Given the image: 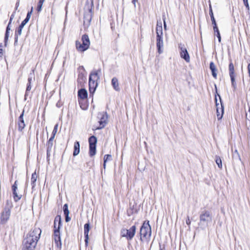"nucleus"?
Wrapping results in <instances>:
<instances>
[{
	"label": "nucleus",
	"instance_id": "1",
	"mask_svg": "<svg viewBox=\"0 0 250 250\" xmlns=\"http://www.w3.org/2000/svg\"><path fill=\"white\" fill-rule=\"evenodd\" d=\"M42 232L39 228L31 229L22 242V250H34Z\"/></svg>",
	"mask_w": 250,
	"mask_h": 250
},
{
	"label": "nucleus",
	"instance_id": "2",
	"mask_svg": "<svg viewBox=\"0 0 250 250\" xmlns=\"http://www.w3.org/2000/svg\"><path fill=\"white\" fill-rule=\"evenodd\" d=\"M101 73V69L92 71L89 77V91L90 95L94 94L98 86L97 81L100 79L98 74Z\"/></svg>",
	"mask_w": 250,
	"mask_h": 250
},
{
	"label": "nucleus",
	"instance_id": "3",
	"mask_svg": "<svg viewBox=\"0 0 250 250\" xmlns=\"http://www.w3.org/2000/svg\"><path fill=\"white\" fill-rule=\"evenodd\" d=\"M212 220V216L211 212L208 210H204L200 215L198 225L201 228L204 229L211 223Z\"/></svg>",
	"mask_w": 250,
	"mask_h": 250
},
{
	"label": "nucleus",
	"instance_id": "4",
	"mask_svg": "<svg viewBox=\"0 0 250 250\" xmlns=\"http://www.w3.org/2000/svg\"><path fill=\"white\" fill-rule=\"evenodd\" d=\"M140 234L141 236V241H143L144 240H149L151 234V229L149 224V221H147L146 223L145 222L143 224L140 230Z\"/></svg>",
	"mask_w": 250,
	"mask_h": 250
},
{
	"label": "nucleus",
	"instance_id": "5",
	"mask_svg": "<svg viewBox=\"0 0 250 250\" xmlns=\"http://www.w3.org/2000/svg\"><path fill=\"white\" fill-rule=\"evenodd\" d=\"M93 7V0H91V4L89 5V4H86L85 5V9H87V11H85L83 17V25L85 27H89L91 21L92 19V8Z\"/></svg>",
	"mask_w": 250,
	"mask_h": 250
},
{
	"label": "nucleus",
	"instance_id": "6",
	"mask_svg": "<svg viewBox=\"0 0 250 250\" xmlns=\"http://www.w3.org/2000/svg\"><path fill=\"white\" fill-rule=\"evenodd\" d=\"M135 226H132L129 229H123L121 231L122 237H125L128 240H131L134 237L136 233Z\"/></svg>",
	"mask_w": 250,
	"mask_h": 250
},
{
	"label": "nucleus",
	"instance_id": "7",
	"mask_svg": "<svg viewBox=\"0 0 250 250\" xmlns=\"http://www.w3.org/2000/svg\"><path fill=\"white\" fill-rule=\"evenodd\" d=\"M229 74L230 78L231 83L233 90H235L237 88V84L235 80L234 69L233 63L231 62L229 67Z\"/></svg>",
	"mask_w": 250,
	"mask_h": 250
},
{
	"label": "nucleus",
	"instance_id": "8",
	"mask_svg": "<svg viewBox=\"0 0 250 250\" xmlns=\"http://www.w3.org/2000/svg\"><path fill=\"white\" fill-rule=\"evenodd\" d=\"M179 48L180 50V54L182 58L184 59L187 62H190V57L187 48L185 47L184 44L180 43L178 45Z\"/></svg>",
	"mask_w": 250,
	"mask_h": 250
},
{
	"label": "nucleus",
	"instance_id": "9",
	"mask_svg": "<svg viewBox=\"0 0 250 250\" xmlns=\"http://www.w3.org/2000/svg\"><path fill=\"white\" fill-rule=\"evenodd\" d=\"M98 117L100 118L98 122L99 126L96 128V129H101L104 128L107 124V115L106 113H100L98 114Z\"/></svg>",
	"mask_w": 250,
	"mask_h": 250
},
{
	"label": "nucleus",
	"instance_id": "10",
	"mask_svg": "<svg viewBox=\"0 0 250 250\" xmlns=\"http://www.w3.org/2000/svg\"><path fill=\"white\" fill-rule=\"evenodd\" d=\"M18 181H16L12 186V190L13 195V198L15 202H18L19 201L22 197V195L21 194H19L18 192Z\"/></svg>",
	"mask_w": 250,
	"mask_h": 250
},
{
	"label": "nucleus",
	"instance_id": "11",
	"mask_svg": "<svg viewBox=\"0 0 250 250\" xmlns=\"http://www.w3.org/2000/svg\"><path fill=\"white\" fill-rule=\"evenodd\" d=\"M220 102L221 103V108L219 109V107H218L219 103L217 102V100L216 97H215V103H216V112H217V117L218 118V120H220L222 119L223 117V115L224 113V107L223 106L222 102H221V99L220 96L219 95Z\"/></svg>",
	"mask_w": 250,
	"mask_h": 250
},
{
	"label": "nucleus",
	"instance_id": "12",
	"mask_svg": "<svg viewBox=\"0 0 250 250\" xmlns=\"http://www.w3.org/2000/svg\"><path fill=\"white\" fill-rule=\"evenodd\" d=\"M24 111L23 110L21 114L20 115V117L18 118L17 121V125L18 126V130L20 132H22L23 129L25 126V124L24 123V121L23 119V115H24Z\"/></svg>",
	"mask_w": 250,
	"mask_h": 250
},
{
	"label": "nucleus",
	"instance_id": "13",
	"mask_svg": "<svg viewBox=\"0 0 250 250\" xmlns=\"http://www.w3.org/2000/svg\"><path fill=\"white\" fill-rule=\"evenodd\" d=\"M156 47L158 50V52L161 54L163 52L164 48V42L163 36L156 37Z\"/></svg>",
	"mask_w": 250,
	"mask_h": 250
},
{
	"label": "nucleus",
	"instance_id": "14",
	"mask_svg": "<svg viewBox=\"0 0 250 250\" xmlns=\"http://www.w3.org/2000/svg\"><path fill=\"white\" fill-rule=\"evenodd\" d=\"M54 237L55 242L56 244L57 247H61L62 245V243L61 241L60 230H54Z\"/></svg>",
	"mask_w": 250,
	"mask_h": 250
},
{
	"label": "nucleus",
	"instance_id": "15",
	"mask_svg": "<svg viewBox=\"0 0 250 250\" xmlns=\"http://www.w3.org/2000/svg\"><path fill=\"white\" fill-rule=\"evenodd\" d=\"M90 230V224L89 223H86L84 225V235L85 237V244L86 246L88 245V233Z\"/></svg>",
	"mask_w": 250,
	"mask_h": 250
},
{
	"label": "nucleus",
	"instance_id": "16",
	"mask_svg": "<svg viewBox=\"0 0 250 250\" xmlns=\"http://www.w3.org/2000/svg\"><path fill=\"white\" fill-rule=\"evenodd\" d=\"M75 44L76 49L79 52H84L88 49V48L87 47L85 44L82 42L81 43V42L79 41H76Z\"/></svg>",
	"mask_w": 250,
	"mask_h": 250
},
{
	"label": "nucleus",
	"instance_id": "17",
	"mask_svg": "<svg viewBox=\"0 0 250 250\" xmlns=\"http://www.w3.org/2000/svg\"><path fill=\"white\" fill-rule=\"evenodd\" d=\"M62 226L61 216L60 215H57L54 220V230H60V227Z\"/></svg>",
	"mask_w": 250,
	"mask_h": 250
},
{
	"label": "nucleus",
	"instance_id": "18",
	"mask_svg": "<svg viewBox=\"0 0 250 250\" xmlns=\"http://www.w3.org/2000/svg\"><path fill=\"white\" fill-rule=\"evenodd\" d=\"M10 215V211L9 209H5L1 213L0 219L1 221H7Z\"/></svg>",
	"mask_w": 250,
	"mask_h": 250
},
{
	"label": "nucleus",
	"instance_id": "19",
	"mask_svg": "<svg viewBox=\"0 0 250 250\" xmlns=\"http://www.w3.org/2000/svg\"><path fill=\"white\" fill-rule=\"evenodd\" d=\"M111 84L114 89L117 91H120V87L119 85L118 80L117 78L114 77L111 80Z\"/></svg>",
	"mask_w": 250,
	"mask_h": 250
},
{
	"label": "nucleus",
	"instance_id": "20",
	"mask_svg": "<svg viewBox=\"0 0 250 250\" xmlns=\"http://www.w3.org/2000/svg\"><path fill=\"white\" fill-rule=\"evenodd\" d=\"M78 97L81 99H85L87 97V91L84 89L82 88L78 91Z\"/></svg>",
	"mask_w": 250,
	"mask_h": 250
},
{
	"label": "nucleus",
	"instance_id": "21",
	"mask_svg": "<svg viewBox=\"0 0 250 250\" xmlns=\"http://www.w3.org/2000/svg\"><path fill=\"white\" fill-rule=\"evenodd\" d=\"M82 43L85 44L87 47L89 48L90 46V40L89 39V37L87 35L84 34L82 37Z\"/></svg>",
	"mask_w": 250,
	"mask_h": 250
},
{
	"label": "nucleus",
	"instance_id": "22",
	"mask_svg": "<svg viewBox=\"0 0 250 250\" xmlns=\"http://www.w3.org/2000/svg\"><path fill=\"white\" fill-rule=\"evenodd\" d=\"M209 68L211 71V73L212 76L214 78H216L217 77V73H216V66L213 62H210L209 64Z\"/></svg>",
	"mask_w": 250,
	"mask_h": 250
},
{
	"label": "nucleus",
	"instance_id": "23",
	"mask_svg": "<svg viewBox=\"0 0 250 250\" xmlns=\"http://www.w3.org/2000/svg\"><path fill=\"white\" fill-rule=\"evenodd\" d=\"M80 146V143L79 142L76 141L74 143L73 156H76L79 153Z\"/></svg>",
	"mask_w": 250,
	"mask_h": 250
},
{
	"label": "nucleus",
	"instance_id": "24",
	"mask_svg": "<svg viewBox=\"0 0 250 250\" xmlns=\"http://www.w3.org/2000/svg\"><path fill=\"white\" fill-rule=\"evenodd\" d=\"M38 177V175L36 172H34L32 174V177L31 178V183L32 185V189H33L34 187L36 186V182L37 181V179Z\"/></svg>",
	"mask_w": 250,
	"mask_h": 250
},
{
	"label": "nucleus",
	"instance_id": "25",
	"mask_svg": "<svg viewBox=\"0 0 250 250\" xmlns=\"http://www.w3.org/2000/svg\"><path fill=\"white\" fill-rule=\"evenodd\" d=\"M89 146L96 145L97 140L95 136H92L88 139Z\"/></svg>",
	"mask_w": 250,
	"mask_h": 250
},
{
	"label": "nucleus",
	"instance_id": "26",
	"mask_svg": "<svg viewBox=\"0 0 250 250\" xmlns=\"http://www.w3.org/2000/svg\"><path fill=\"white\" fill-rule=\"evenodd\" d=\"M96 152V145L89 146V155L92 157L95 155Z\"/></svg>",
	"mask_w": 250,
	"mask_h": 250
},
{
	"label": "nucleus",
	"instance_id": "27",
	"mask_svg": "<svg viewBox=\"0 0 250 250\" xmlns=\"http://www.w3.org/2000/svg\"><path fill=\"white\" fill-rule=\"evenodd\" d=\"M27 23L26 22L23 21L21 24L20 25L19 27L18 28L17 30L16 31V32H18V34H21L22 30L24 26V25Z\"/></svg>",
	"mask_w": 250,
	"mask_h": 250
},
{
	"label": "nucleus",
	"instance_id": "28",
	"mask_svg": "<svg viewBox=\"0 0 250 250\" xmlns=\"http://www.w3.org/2000/svg\"><path fill=\"white\" fill-rule=\"evenodd\" d=\"M46 146H47V153L48 154L51 151L52 146H53V141L48 140Z\"/></svg>",
	"mask_w": 250,
	"mask_h": 250
},
{
	"label": "nucleus",
	"instance_id": "29",
	"mask_svg": "<svg viewBox=\"0 0 250 250\" xmlns=\"http://www.w3.org/2000/svg\"><path fill=\"white\" fill-rule=\"evenodd\" d=\"M156 37L163 36V28L162 27H156Z\"/></svg>",
	"mask_w": 250,
	"mask_h": 250
},
{
	"label": "nucleus",
	"instance_id": "30",
	"mask_svg": "<svg viewBox=\"0 0 250 250\" xmlns=\"http://www.w3.org/2000/svg\"><path fill=\"white\" fill-rule=\"evenodd\" d=\"M31 89V83H27V87L26 89V92L24 96V99L25 100L26 99V97L28 95V93L30 92V91Z\"/></svg>",
	"mask_w": 250,
	"mask_h": 250
},
{
	"label": "nucleus",
	"instance_id": "31",
	"mask_svg": "<svg viewBox=\"0 0 250 250\" xmlns=\"http://www.w3.org/2000/svg\"><path fill=\"white\" fill-rule=\"evenodd\" d=\"M215 162L218 167L221 168L222 167V160L220 157L216 156Z\"/></svg>",
	"mask_w": 250,
	"mask_h": 250
},
{
	"label": "nucleus",
	"instance_id": "32",
	"mask_svg": "<svg viewBox=\"0 0 250 250\" xmlns=\"http://www.w3.org/2000/svg\"><path fill=\"white\" fill-rule=\"evenodd\" d=\"M63 210L64 212V215H69V211L68 208V205L65 204L63 205Z\"/></svg>",
	"mask_w": 250,
	"mask_h": 250
},
{
	"label": "nucleus",
	"instance_id": "33",
	"mask_svg": "<svg viewBox=\"0 0 250 250\" xmlns=\"http://www.w3.org/2000/svg\"><path fill=\"white\" fill-rule=\"evenodd\" d=\"M9 34H10L9 31H6L5 34V37H4V44L5 46H6L7 42H8Z\"/></svg>",
	"mask_w": 250,
	"mask_h": 250
},
{
	"label": "nucleus",
	"instance_id": "34",
	"mask_svg": "<svg viewBox=\"0 0 250 250\" xmlns=\"http://www.w3.org/2000/svg\"><path fill=\"white\" fill-rule=\"evenodd\" d=\"M32 73H30L29 76L28 78V83H31L33 81V77L34 76V70H32Z\"/></svg>",
	"mask_w": 250,
	"mask_h": 250
},
{
	"label": "nucleus",
	"instance_id": "35",
	"mask_svg": "<svg viewBox=\"0 0 250 250\" xmlns=\"http://www.w3.org/2000/svg\"><path fill=\"white\" fill-rule=\"evenodd\" d=\"M44 1V0H39L38 4V6H37V10L38 11H40L41 10L42 6V4Z\"/></svg>",
	"mask_w": 250,
	"mask_h": 250
},
{
	"label": "nucleus",
	"instance_id": "36",
	"mask_svg": "<svg viewBox=\"0 0 250 250\" xmlns=\"http://www.w3.org/2000/svg\"><path fill=\"white\" fill-rule=\"evenodd\" d=\"M111 155L109 154L105 155L104 158V163H106L107 161L111 160Z\"/></svg>",
	"mask_w": 250,
	"mask_h": 250
},
{
	"label": "nucleus",
	"instance_id": "37",
	"mask_svg": "<svg viewBox=\"0 0 250 250\" xmlns=\"http://www.w3.org/2000/svg\"><path fill=\"white\" fill-rule=\"evenodd\" d=\"M31 13H32V11H30V12H28L27 13V14L26 15V17L23 20L24 21L26 22L27 23L28 22V21H29V20L30 19Z\"/></svg>",
	"mask_w": 250,
	"mask_h": 250
},
{
	"label": "nucleus",
	"instance_id": "38",
	"mask_svg": "<svg viewBox=\"0 0 250 250\" xmlns=\"http://www.w3.org/2000/svg\"><path fill=\"white\" fill-rule=\"evenodd\" d=\"M209 14L210 15L211 21L212 24H213V25H214L215 24H216V21H215V19L214 18V15H213V13Z\"/></svg>",
	"mask_w": 250,
	"mask_h": 250
},
{
	"label": "nucleus",
	"instance_id": "39",
	"mask_svg": "<svg viewBox=\"0 0 250 250\" xmlns=\"http://www.w3.org/2000/svg\"><path fill=\"white\" fill-rule=\"evenodd\" d=\"M58 124H56L54 127V129L53 130V131L52 132V135H53V136H55L56 133H57V130H58Z\"/></svg>",
	"mask_w": 250,
	"mask_h": 250
},
{
	"label": "nucleus",
	"instance_id": "40",
	"mask_svg": "<svg viewBox=\"0 0 250 250\" xmlns=\"http://www.w3.org/2000/svg\"><path fill=\"white\" fill-rule=\"evenodd\" d=\"M21 35V34H18L17 32L15 31V42H14V44L16 45L17 43L18 42V36Z\"/></svg>",
	"mask_w": 250,
	"mask_h": 250
},
{
	"label": "nucleus",
	"instance_id": "41",
	"mask_svg": "<svg viewBox=\"0 0 250 250\" xmlns=\"http://www.w3.org/2000/svg\"><path fill=\"white\" fill-rule=\"evenodd\" d=\"M243 0L244 2V4L245 6H246V7L247 8V10H249L250 7H249V5L248 3V0Z\"/></svg>",
	"mask_w": 250,
	"mask_h": 250
},
{
	"label": "nucleus",
	"instance_id": "42",
	"mask_svg": "<svg viewBox=\"0 0 250 250\" xmlns=\"http://www.w3.org/2000/svg\"><path fill=\"white\" fill-rule=\"evenodd\" d=\"M213 30L214 31L215 34H218V33H220L219 29L217 27V24L213 25Z\"/></svg>",
	"mask_w": 250,
	"mask_h": 250
},
{
	"label": "nucleus",
	"instance_id": "43",
	"mask_svg": "<svg viewBox=\"0 0 250 250\" xmlns=\"http://www.w3.org/2000/svg\"><path fill=\"white\" fill-rule=\"evenodd\" d=\"M163 22H164V29L165 30H167V24H166V17L165 15H163Z\"/></svg>",
	"mask_w": 250,
	"mask_h": 250
},
{
	"label": "nucleus",
	"instance_id": "44",
	"mask_svg": "<svg viewBox=\"0 0 250 250\" xmlns=\"http://www.w3.org/2000/svg\"><path fill=\"white\" fill-rule=\"evenodd\" d=\"M15 13H16V12H15V11H14V12L13 13V14L11 15V17H10V20H9V22H10V23H12V20H13V19H14V18Z\"/></svg>",
	"mask_w": 250,
	"mask_h": 250
},
{
	"label": "nucleus",
	"instance_id": "45",
	"mask_svg": "<svg viewBox=\"0 0 250 250\" xmlns=\"http://www.w3.org/2000/svg\"><path fill=\"white\" fill-rule=\"evenodd\" d=\"M186 224L188 226H189V225H190V223H191V221L190 220V219H189V216H188L187 217V219L186 220Z\"/></svg>",
	"mask_w": 250,
	"mask_h": 250
},
{
	"label": "nucleus",
	"instance_id": "46",
	"mask_svg": "<svg viewBox=\"0 0 250 250\" xmlns=\"http://www.w3.org/2000/svg\"><path fill=\"white\" fill-rule=\"evenodd\" d=\"M159 26L160 27H162V23L160 20L159 21H157L156 27H159Z\"/></svg>",
	"mask_w": 250,
	"mask_h": 250
},
{
	"label": "nucleus",
	"instance_id": "47",
	"mask_svg": "<svg viewBox=\"0 0 250 250\" xmlns=\"http://www.w3.org/2000/svg\"><path fill=\"white\" fill-rule=\"evenodd\" d=\"M215 35L218 39L219 42H220L221 41V37L220 33H218V34H216Z\"/></svg>",
	"mask_w": 250,
	"mask_h": 250
},
{
	"label": "nucleus",
	"instance_id": "48",
	"mask_svg": "<svg viewBox=\"0 0 250 250\" xmlns=\"http://www.w3.org/2000/svg\"><path fill=\"white\" fill-rule=\"evenodd\" d=\"M11 23H10V22H9L8 25L6 27V31H10L11 28H10V25Z\"/></svg>",
	"mask_w": 250,
	"mask_h": 250
},
{
	"label": "nucleus",
	"instance_id": "49",
	"mask_svg": "<svg viewBox=\"0 0 250 250\" xmlns=\"http://www.w3.org/2000/svg\"><path fill=\"white\" fill-rule=\"evenodd\" d=\"M65 221L68 222L70 221L71 218L69 217V215H65Z\"/></svg>",
	"mask_w": 250,
	"mask_h": 250
},
{
	"label": "nucleus",
	"instance_id": "50",
	"mask_svg": "<svg viewBox=\"0 0 250 250\" xmlns=\"http://www.w3.org/2000/svg\"><path fill=\"white\" fill-rule=\"evenodd\" d=\"M209 14L213 13V11H212V7H211V5L210 4H209Z\"/></svg>",
	"mask_w": 250,
	"mask_h": 250
},
{
	"label": "nucleus",
	"instance_id": "51",
	"mask_svg": "<svg viewBox=\"0 0 250 250\" xmlns=\"http://www.w3.org/2000/svg\"><path fill=\"white\" fill-rule=\"evenodd\" d=\"M248 70L249 76L250 77V63L248 65Z\"/></svg>",
	"mask_w": 250,
	"mask_h": 250
},
{
	"label": "nucleus",
	"instance_id": "52",
	"mask_svg": "<svg viewBox=\"0 0 250 250\" xmlns=\"http://www.w3.org/2000/svg\"><path fill=\"white\" fill-rule=\"evenodd\" d=\"M55 136H53V135H52V136H51V137L50 138V139H49V140H50V141H53V140H54V138H55Z\"/></svg>",
	"mask_w": 250,
	"mask_h": 250
},
{
	"label": "nucleus",
	"instance_id": "53",
	"mask_svg": "<svg viewBox=\"0 0 250 250\" xmlns=\"http://www.w3.org/2000/svg\"><path fill=\"white\" fill-rule=\"evenodd\" d=\"M138 0H132V3H133V4L134 5V6H136V2Z\"/></svg>",
	"mask_w": 250,
	"mask_h": 250
},
{
	"label": "nucleus",
	"instance_id": "54",
	"mask_svg": "<svg viewBox=\"0 0 250 250\" xmlns=\"http://www.w3.org/2000/svg\"><path fill=\"white\" fill-rule=\"evenodd\" d=\"M3 55L2 49H0V57H1Z\"/></svg>",
	"mask_w": 250,
	"mask_h": 250
},
{
	"label": "nucleus",
	"instance_id": "55",
	"mask_svg": "<svg viewBox=\"0 0 250 250\" xmlns=\"http://www.w3.org/2000/svg\"><path fill=\"white\" fill-rule=\"evenodd\" d=\"M106 164V163H104V168H105V166H106V164Z\"/></svg>",
	"mask_w": 250,
	"mask_h": 250
},
{
	"label": "nucleus",
	"instance_id": "56",
	"mask_svg": "<svg viewBox=\"0 0 250 250\" xmlns=\"http://www.w3.org/2000/svg\"><path fill=\"white\" fill-rule=\"evenodd\" d=\"M56 105H57V107H60V105H59V103H57V104H56Z\"/></svg>",
	"mask_w": 250,
	"mask_h": 250
},
{
	"label": "nucleus",
	"instance_id": "57",
	"mask_svg": "<svg viewBox=\"0 0 250 250\" xmlns=\"http://www.w3.org/2000/svg\"><path fill=\"white\" fill-rule=\"evenodd\" d=\"M235 153H236L237 154H238L237 150H236L235 151Z\"/></svg>",
	"mask_w": 250,
	"mask_h": 250
},
{
	"label": "nucleus",
	"instance_id": "58",
	"mask_svg": "<svg viewBox=\"0 0 250 250\" xmlns=\"http://www.w3.org/2000/svg\"><path fill=\"white\" fill-rule=\"evenodd\" d=\"M50 152H49V153H48H48H47V157H48V156H49V154H50Z\"/></svg>",
	"mask_w": 250,
	"mask_h": 250
},
{
	"label": "nucleus",
	"instance_id": "59",
	"mask_svg": "<svg viewBox=\"0 0 250 250\" xmlns=\"http://www.w3.org/2000/svg\"><path fill=\"white\" fill-rule=\"evenodd\" d=\"M160 250H163L161 248H160Z\"/></svg>",
	"mask_w": 250,
	"mask_h": 250
}]
</instances>
